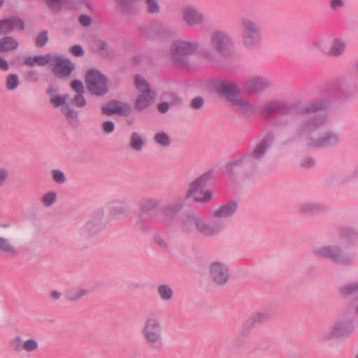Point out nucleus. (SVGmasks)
Wrapping results in <instances>:
<instances>
[{
	"label": "nucleus",
	"instance_id": "obj_1",
	"mask_svg": "<svg viewBox=\"0 0 358 358\" xmlns=\"http://www.w3.org/2000/svg\"><path fill=\"white\" fill-rule=\"evenodd\" d=\"M273 142V136L266 134L250 150L228 161L224 166L228 178L231 181L253 178L258 173L259 162L264 160Z\"/></svg>",
	"mask_w": 358,
	"mask_h": 358
},
{
	"label": "nucleus",
	"instance_id": "obj_2",
	"mask_svg": "<svg viewBox=\"0 0 358 358\" xmlns=\"http://www.w3.org/2000/svg\"><path fill=\"white\" fill-rule=\"evenodd\" d=\"M326 123L322 115L301 117L295 125L293 140L304 141L306 146L312 148L336 147L341 143L338 132L328 129L315 138L312 134Z\"/></svg>",
	"mask_w": 358,
	"mask_h": 358
},
{
	"label": "nucleus",
	"instance_id": "obj_3",
	"mask_svg": "<svg viewBox=\"0 0 358 358\" xmlns=\"http://www.w3.org/2000/svg\"><path fill=\"white\" fill-rule=\"evenodd\" d=\"M209 45L208 48L206 47L200 50L201 57L209 65H219L220 57L230 58L234 55V41L232 36L226 30L212 31L209 36Z\"/></svg>",
	"mask_w": 358,
	"mask_h": 358
},
{
	"label": "nucleus",
	"instance_id": "obj_4",
	"mask_svg": "<svg viewBox=\"0 0 358 358\" xmlns=\"http://www.w3.org/2000/svg\"><path fill=\"white\" fill-rule=\"evenodd\" d=\"M200 48L199 41H190L185 38L174 40L169 47L170 59L176 67L189 69L190 57L194 55Z\"/></svg>",
	"mask_w": 358,
	"mask_h": 358
},
{
	"label": "nucleus",
	"instance_id": "obj_5",
	"mask_svg": "<svg viewBox=\"0 0 358 358\" xmlns=\"http://www.w3.org/2000/svg\"><path fill=\"white\" fill-rule=\"evenodd\" d=\"M182 229L185 232H192L194 229L206 236H215L224 229V224L221 221L206 222L201 217L193 213L184 215L181 220Z\"/></svg>",
	"mask_w": 358,
	"mask_h": 358
},
{
	"label": "nucleus",
	"instance_id": "obj_6",
	"mask_svg": "<svg viewBox=\"0 0 358 358\" xmlns=\"http://www.w3.org/2000/svg\"><path fill=\"white\" fill-rule=\"evenodd\" d=\"M241 41L248 50H256L262 44V31L260 24L250 17L240 20Z\"/></svg>",
	"mask_w": 358,
	"mask_h": 358
},
{
	"label": "nucleus",
	"instance_id": "obj_7",
	"mask_svg": "<svg viewBox=\"0 0 358 358\" xmlns=\"http://www.w3.org/2000/svg\"><path fill=\"white\" fill-rule=\"evenodd\" d=\"M214 176L215 171L210 169L189 182L184 199H192L196 203L209 202L212 198L211 192L202 189L214 178Z\"/></svg>",
	"mask_w": 358,
	"mask_h": 358
},
{
	"label": "nucleus",
	"instance_id": "obj_8",
	"mask_svg": "<svg viewBox=\"0 0 358 358\" xmlns=\"http://www.w3.org/2000/svg\"><path fill=\"white\" fill-rule=\"evenodd\" d=\"M313 253L319 258L328 259L338 265L350 266L354 264L356 255L348 252L336 245H327L313 248Z\"/></svg>",
	"mask_w": 358,
	"mask_h": 358
},
{
	"label": "nucleus",
	"instance_id": "obj_9",
	"mask_svg": "<svg viewBox=\"0 0 358 358\" xmlns=\"http://www.w3.org/2000/svg\"><path fill=\"white\" fill-rule=\"evenodd\" d=\"M355 330V323L352 319L342 316L335 320L331 327L324 330L320 341L327 343L333 340L343 341L349 337Z\"/></svg>",
	"mask_w": 358,
	"mask_h": 358
},
{
	"label": "nucleus",
	"instance_id": "obj_10",
	"mask_svg": "<svg viewBox=\"0 0 358 358\" xmlns=\"http://www.w3.org/2000/svg\"><path fill=\"white\" fill-rule=\"evenodd\" d=\"M141 334L145 343L155 351L164 348L163 329L160 320L157 317H149L144 322Z\"/></svg>",
	"mask_w": 358,
	"mask_h": 358
},
{
	"label": "nucleus",
	"instance_id": "obj_11",
	"mask_svg": "<svg viewBox=\"0 0 358 358\" xmlns=\"http://www.w3.org/2000/svg\"><path fill=\"white\" fill-rule=\"evenodd\" d=\"M108 79L105 75L94 69L87 71L85 83L88 91L96 96H103L108 92Z\"/></svg>",
	"mask_w": 358,
	"mask_h": 358
},
{
	"label": "nucleus",
	"instance_id": "obj_12",
	"mask_svg": "<svg viewBox=\"0 0 358 358\" xmlns=\"http://www.w3.org/2000/svg\"><path fill=\"white\" fill-rule=\"evenodd\" d=\"M159 206V202L152 198H147L143 199L139 204L140 209V220L135 225L137 230L148 232L149 229L143 222L151 223L154 222V216L150 213V211L157 209Z\"/></svg>",
	"mask_w": 358,
	"mask_h": 358
},
{
	"label": "nucleus",
	"instance_id": "obj_13",
	"mask_svg": "<svg viewBox=\"0 0 358 358\" xmlns=\"http://www.w3.org/2000/svg\"><path fill=\"white\" fill-rule=\"evenodd\" d=\"M210 87L215 93L231 103L240 93V88L237 84L226 80L215 79L211 82Z\"/></svg>",
	"mask_w": 358,
	"mask_h": 358
},
{
	"label": "nucleus",
	"instance_id": "obj_14",
	"mask_svg": "<svg viewBox=\"0 0 358 358\" xmlns=\"http://www.w3.org/2000/svg\"><path fill=\"white\" fill-rule=\"evenodd\" d=\"M208 273L210 280L217 286L225 285L230 277L228 265L220 261H214L210 263Z\"/></svg>",
	"mask_w": 358,
	"mask_h": 358
},
{
	"label": "nucleus",
	"instance_id": "obj_15",
	"mask_svg": "<svg viewBox=\"0 0 358 358\" xmlns=\"http://www.w3.org/2000/svg\"><path fill=\"white\" fill-rule=\"evenodd\" d=\"M67 96L68 95L52 96L50 102L55 108L62 106L61 110L66 120L71 126L76 127L78 121V113L69 103H66Z\"/></svg>",
	"mask_w": 358,
	"mask_h": 358
},
{
	"label": "nucleus",
	"instance_id": "obj_16",
	"mask_svg": "<svg viewBox=\"0 0 358 358\" xmlns=\"http://www.w3.org/2000/svg\"><path fill=\"white\" fill-rule=\"evenodd\" d=\"M272 86V82L266 77L253 76L246 78L242 85V90L247 92L259 94Z\"/></svg>",
	"mask_w": 358,
	"mask_h": 358
},
{
	"label": "nucleus",
	"instance_id": "obj_17",
	"mask_svg": "<svg viewBox=\"0 0 358 358\" xmlns=\"http://www.w3.org/2000/svg\"><path fill=\"white\" fill-rule=\"evenodd\" d=\"M182 17L189 27L201 26L206 18L204 14L193 6H187L181 10Z\"/></svg>",
	"mask_w": 358,
	"mask_h": 358
},
{
	"label": "nucleus",
	"instance_id": "obj_18",
	"mask_svg": "<svg viewBox=\"0 0 358 358\" xmlns=\"http://www.w3.org/2000/svg\"><path fill=\"white\" fill-rule=\"evenodd\" d=\"M52 61L55 63L52 71L58 78H67L75 69V64L62 55L53 54Z\"/></svg>",
	"mask_w": 358,
	"mask_h": 358
},
{
	"label": "nucleus",
	"instance_id": "obj_19",
	"mask_svg": "<svg viewBox=\"0 0 358 358\" xmlns=\"http://www.w3.org/2000/svg\"><path fill=\"white\" fill-rule=\"evenodd\" d=\"M103 213L100 211L98 216L92 218L79 229V234L83 237L92 238L96 236L103 229V224L101 222Z\"/></svg>",
	"mask_w": 358,
	"mask_h": 358
},
{
	"label": "nucleus",
	"instance_id": "obj_20",
	"mask_svg": "<svg viewBox=\"0 0 358 358\" xmlns=\"http://www.w3.org/2000/svg\"><path fill=\"white\" fill-rule=\"evenodd\" d=\"M238 203L234 201H228L221 205L218 208L213 212V217L215 218L212 221H221L224 223L223 220L232 217L238 209ZM225 225V224H224Z\"/></svg>",
	"mask_w": 358,
	"mask_h": 358
},
{
	"label": "nucleus",
	"instance_id": "obj_21",
	"mask_svg": "<svg viewBox=\"0 0 358 358\" xmlns=\"http://www.w3.org/2000/svg\"><path fill=\"white\" fill-rule=\"evenodd\" d=\"M341 296L345 299H352L351 308L358 315V282L343 285L340 289Z\"/></svg>",
	"mask_w": 358,
	"mask_h": 358
},
{
	"label": "nucleus",
	"instance_id": "obj_22",
	"mask_svg": "<svg viewBox=\"0 0 358 358\" xmlns=\"http://www.w3.org/2000/svg\"><path fill=\"white\" fill-rule=\"evenodd\" d=\"M286 108V103L281 100H270L265 102L259 108V113L265 117H271Z\"/></svg>",
	"mask_w": 358,
	"mask_h": 358
},
{
	"label": "nucleus",
	"instance_id": "obj_23",
	"mask_svg": "<svg viewBox=\"0 0 358 358\" xmlns=\"http://www.w3.org/2000/svg\"><path fill=\"white\" fill-rule=\"evenodd\" d=\"M236 113L245 117H252L257 113V107L250 101L241 98H236L231 103Z\"/></svg>",
	"mask_w": 358,
	"mask_h": 358
},
{
	"label": "nucleus",
	"instance_id": "obj_24",
	"mask_svg": "<svg viewBox=\"0 0 358 358\" xmlns=\"http://www.w3.org/2000/svg\"><path fill=\"white\" fill-rule=\"evenodd\" d=\"M271 315L268 311L255 312L252 313L244 323L241 333L248 334L250 329L257 324L268 321Z\"/></svg>",
	"mask_w": 358,
	"mask_h": 358
},
{
	"label": "nucleus",
	"instance_id": "obj_25",
	"mask_svg": "<svg viewBox=\"0 0 358 358\" xmlns=\"http://www.w3.org/2000/svg\"><path fill=\"white\" fill-rule=\"evenodd\" d=\"M331 102L328 99H315L305 104L301 108V114L308 115L327 110L331 106Z\"/></svg>",
	"mask_w": 358,
	"mask_h": 358
},
{
	"label": "nucleus",
	"instance_id": "obj_26",
	"mask_svg": "<svg viewBox=\"0 0 358 358\" xmlns=\"http://www.w3.org/2000/svg\"><path fill=\"white\" fill-rule=\"evenodd\" d=\"M129 203L128 198L113 201L110 206V214L118 219L127 216L129 213Z\"/></svg>",
	"mask_w": 358,
	"mask_h": 358
},
{
	"label": "nucleus",
	"instance_id": "obj_27",
	"mask_svg": "<svg viewBox=\"0 0 358 358\" xmlns=\"http://www.w3.org/2000/svg\"><path fill=\"white\" fill-rule=\"evenodd\" d=\"M92 50L105 59H112L114 57V52L110 45L105 41L96 38L92 41Z\"/></svg>",
	"mask_w": 358,
	"mask_h": 358
},
{
	"label": "nucleus",
	"instance_id": "obj_28",
	"mask_svg": "<svg viewBox=\"0 0 358 358\" xmlns=\"http://www.w3.org/2000/svg\"><path fill=\"white\" fill-rule=\"evenodd\" d=\"M338 235L349 247L355 246L358 243V230L355 228L341 227L338 230Z\"/></svg>",
	"mask_w": 358,
	"mask_h": 358
},
{
	"label": "nucleus",
	"instance_id": "obj_29",
	"mask_svg": "<svg viewBox=\"0 0 358 358\" xmlns=\"http://www.w3.org/2000/svg\"><path fill=\"white\" fill-rule=\"evenodd\" d=\"M156 93L154 91H147L141 93L135 101L134 108L138 111L148 108L155 101Z\"/></svg>",
	"mask_w": 358,
	"mask_h": 358
},
{
	"label": "nucleus",
	"instance_id": "obj_30",
	"mask_svg": "<svg viewBox=\"0 0 358 358\" xmlns=\"http://www.w3.org/2000/svg\"><path fill=\"white\" fill-rule=\"evenodd\" d=\"M53 53H48L45 55L29 56L27 57L24 64L27 66H34L35 65L44 66L52 61Z\"/></svg>",
	"mask_w": 358,
	"mask_h": 358
},
{
	"label": "nucleus",
	"instance_id": "obj_31",
	"mask_svg": "<svg viewBox=\"0 0 358 358\" xmlns=\"http://www.w3.org/2000/svg\"><path fill=\"white\" fill-rule=\"evenodd\" d=\"M136 0H117L120 13L126 15H135L138 12Z\"/></svg>",
	"mask_w": 358,
	"mask_h": 358
},
{
	"label": "nucleus",
	"instance_id": "obj_32",
	"mask_svg": "<svg viewBox=\"0 0 358 358\" xmlns=\"http://www.w3.org/2000/svg\"><path fill=\"white\" fill-rule=\"evenodd\" d=\"M109 106H111L113 110L111 113L124 116H128L131 113V106L127 103H123L117 100L109 101Z\"/></svg>",
	"mask_w": 358,
	"mask_h": 358
},
{
	"label": "nucleus",
	"instance_id": "obj_33",
	"mask_svg": "<svg viewBox=\"0 0 358 358\" xmlns=\"http://www.w3.org/2000/svg\"><path fill=\"white\" fill-rule=\"evenodd\" d=\"M0 252L7 254L13 257L18 255L17 250L11 241L2 236H0Z\"/></svg>",
	"mask_w": 358,
	"mask_h": 358
},
{
	"label": "nucleus",
	"instance_id": "obj_34",
	"mask_svg": "<svg viewBox=\"0 0 358 358\" xmlns=\"http://www.w3.org/2000/svg\"><path fill=\"white\" fill-rule=\"evenodd\" d=\"M145 141L143 136L138 132H133L129 139V147L136 152H140L143 150Z\"/></svg>",
	"mask_w": 358,
	"mask_h": 358
},
{
	"label": "nucleus",
	"instance_id": "obj_35",
	"mask_svg": "<svg viewBox=\"0 0 358 358\" xmlns=\"http://www.w3.org/2000/svg\"><path fill=\"white\" fill-rule=\"evenodd\" d=\"M18 42L10 36H4L0 40V52H5L17 49Z\"/></svg>",
	"mask_w": 358,
	"mask_h": 358
},
{
	"label": "nucleus",
	"instance_id": "obj_36",
	"mask_svg": "<svg viewBox=\"0 0 358 358\" xmlns=\"http://www.w3.org/2000/svg\"><path fill=\"white\" fill-rule=\"evenodd\" d=\"M153 140L157 145L162 148L169 147L172 142L170 136L164 131L157 132L153 136Z\"/></svg>",
	"mask_w": 358,
	"mask_h": 358
},
{
	"label": "nucleus",
	"instance_id": "obj_37",
	"mask_svg": "<svg viewBox=\"0 0 358 358\" xmlns=\"http://www.w3.org/2000/svg\"><path fill=\"white\" fill-rule=\"evenodd\" d=\"M324 208L315 203H304L299 206V210L303 214L312 215L321 212Z\"/></svg>",
	"mask_w": 358,
	"mask_h": 358
},
{
	"label": "nucleus",
	"instance_id": "obj_38",
	"mask_svg": "<svg viewBox=\"0 0 358 358\" xmlns=\"http://www.w3.org/2000/svg\"><path fill=\"white\" fill-rule=\"evenodd\" d=\"M159 298L164 301H170L173 295V291L171 286L166 284H161L157 288Z\"/></svg>",
	"mask_w": 358,
	"mask_h": 358
},
{
	"label": "nucleus",
	"instance_id": "obj_39",
	"mask_svg": "<svg viewBox=\"0 0 358 358\" xmlns=\"http://www.w3.org/2000/svg\"><path fill=\"white\" fill-rule=\"evenodd\" d=\"M24 340L20 335H17L9 340L8 348L13 352L20 353L24 351Z\"/></svg>",
	"mask_w": 358,
	"mask_h": 358
},
{
	"label": "nucleus",
	"instance_id": "obj_40",
	"mask_svg": "<svg viewBox=\"0 0 358 358\" xmlns=\"http://www.w3.org/2000/svg\"><path fill=\"white\" fill-rule=\"evenodd\" d=\"M345 48V44L343 41L341 39H335L330 47L329 53L331 55L334 57L340 56L344 52Z\"/></svg>",
	"mask_w": 358,
	"mask_h": 358
},
{
	"label": "nucleus",
	"instance_id": "obj_41",
	"mask_svg": "<svg viewBox=\"0 0 358 358\" xmlns=\"http://www.w3.org/2000/svg\"><path fill=\"white\" fill-rule=\"evenodd\" d=\"M358 178V166L350 173L341 175L338 180V185L342 186L352 182Z\"/></svg>",
	"mask_w": 358,
	"mask_h": 358
},
{
	"label": "nucleus",
	"instance_id": "obj_42",
	"mask_svg": "<svg viewBox=\"0 0 358 358\" xmlns=\"http://www.w3.org/2000/svg\"><path fill=\"white\" fill-rule=\"evenodd\" d=\"M145 11L148 14H158L160 13L161 7L158 0H143Z\"/></svg>",
	"mask_w": 358,
	"mask_h": 358
},
{
	"label": "nucleus",
	"instance_id": "obj_43",
	"mask_svg": "<svg viewBox=\"0 0 358 358\" xmlns=\"http://www.w3.org/2000/svg\"><path fill=\"white\" fill-rule=\"evenodd\" d=\"M182 208V202L176 201L166 205L163 209V213L166 216H169L178 213Z\"/></svg>",
	"mask_w": 358,
	"mask_h": 358
},
{
	"label": "nucleus",
	"instance_id": "obj_44",
	"mask_svg": "<svg viewBox=\"0 0 358 358\" xmlns=\"http://www.w3.org/2000/svg\"><path fill=\"white\" fill-rule=\"evenodd\" d=\"M134 84L136 89L141 93L147 91H153L150 88V85L148 81L139 75H136L134 77Z\"/></svg>",
	"mask_w": 358,
	"mask_h": 358
},
{
	"label": "nucleus",
	"instance_id": "obj_45",
	"mask_svg": "<svg viewBox=\"0 0 358 358\" xmlns=\"http://www.w3.org/2000/svg\"><path fill=\"white\" fill-rule=\"evenodd\" d=\"M88 293L89 291L86 289H81L76 292L69 291L66 293L65 297L69 301L74 302L86 296Z\"/></svg>",
	"mask_w": 358,
	"mask_h": 358
},
{
	"label": "nucleus",
	"instance_id": "obj_46",
	"mask_svg": "<svg viewBox=\"0 0 358 358\" xmlns=\"http://www.w3.org/2000/svg\"><path fill=\"white\" fill-rule=\"evenodd\" d=\"M13 29L10 17L0 20V35L9 34Z\"/></svg>",
	"mask_w": 358,
	"mask_h": 358
},
{
	"label": "nucleus",
	"instance_id": "obj_47",
	"mask_svg": "<svg viewBox=\"0 0 358 358\" xmlns=\"http://www.w3.org/2000/svg\"><path fill=\"white\" fill-rule=\"evenodd\" d=\"M51 175L53 181L58 185H62L67 180L64 173L59 169H52Z\"/></svg>",
	"mask_w": 358,
	"mask_h": 358
},
{
	"label": "nucleus",
	"instance_id": "obj_48",
	"mask_svg": "<svg viewBox=\"0 0 358 358\" xmlns=\"http://www.w3.org/2000/svg\"><path fill=\"white\" fill-rule=\"evenodd\" d=\"M20 84L19 77L17 74L13 73L8 76L6 78V87L9 90H14Z\"/></svg>",
	"mask_w": 358,
	"mask_h": 358
},
{
	"label": "nucleus",
	"instance_id": "obj_49",
	"mask_svg": "<svg viewBox=\"0 0 358 358\" xmlns=\"http://www.w3.org/2000/svg\"><path fill=\"white\" fill-rule=\"evenodd\" d=\"M24 351L27 352H32L38 348V341L35 338H29L24 341Z\"/></svg>",
	"mask_w": 358,
	"mask_h": 358
},
{
	"label": "nucleus",
	"instance_id": "obj_50",
	"mask_svg": "<svg viewBox=\"0 0 358 358\" xmlns=\"http://www.w3.org/2000/svg\"><path fill=\"white\" fill-rule=\"evenodd\" d=\"M57 194L55 192H48L42 197V203L46 207L51 206L56 201Z\"/></svg>",
	"mask_w": 358,
	"mask_h": 358
},
{
	"label": "nucleus",
	"instance_id": "obj_51",
	"mask_svg": "<svg viewBox=\"0 0 358 358\" xmlns=\"http://www.w3.org/2000/svg\"><path fill=\"white\" fill-rule=\"evenodd\" d=\"M292 122V119L289 117L287 116H282L277 118L274 122L273 124L276 127L279 128H284L289 127V124Z\"/></svg>",
	"mask_w": 358,
	"mask_h": 358
},
{
	"label": "nucleus",
	"instance_id": "obj_52",
	"mask_svg": "<svg viewBox=\"0 0 358 358\" xmlns=\"http://www.w3.org/2000/svg\"><path fill=\"white\" fill-rule=\"evenodd\" d=\"M83 94L84 93L77 94L71 100V103L78 108H83L86 106L87 101Z\"/></svg>",
	"mask_w": 358,
	"mask_h": 358
},
{
	"label": "nucleus",
	"instance_id": "obj_53",
	"mask_svg": "<svg viewBox=\"0 0 358 358\" xmlns=\"http://www.w3.org/2000/svg\"><path fill=\"white\" fill-rule=\"evenodd\" d=\"M24 79L29 83H36L39 80V76L37 71L29 70L24 73Z\"/></svg>",
	"mask_w": 358,
	"mask_h": 358
},
{
	"label": "nucleus",
	"instance_id": "obj_54",
	"mask_svg": "<svg viewBox=\"0 0 358 358\" xmlns=\"http://www.w3.org/2000/svg\"><path fill=\"white\" fill-rule=\"evenodd\" d=\"M48 31L41 32L36 39V45L38 47H43L48 41Z\"/></svg>",
	"mask_w": 358,
	"mask_h": 358
},
{
	"label": "nucleus",
	"instance_id": "obj_55",
	"mask_svg": "<svg viewBox=\"0 0 358 358\" xmlns=\"http://www.w3.org/2000/svg\"><path fill=\"white\" fill-rule=\"evenodd\" d=\"M204 104V99L201 96L193 98L190 102V107L194 110L201 109Z\"/></svg>",
	"mask_w": 358,
	"mask_h": 358
},
{
	"label": "nucleus",
	"instance_id": "obj_56",
	"mask_svg": "<svg viewBox=\"0 0 358 358\" xmlns=\"http://www.w3.org/2000/svg\"><path fill=\"white\" fill-rule=\"evenodd\" d=\"M10 20L12 22L13 29L16 27L20 31L24 29V22L22 19L17 16H12L10 17Z\"/></svg>",
	"mask_w": 358,
	"mask_h": 358
},
{
	"label": "nucleus",
	"instance_id": "obj_57",
	"mask_svg": "<svg viewBox=\"0 0 358 358\" xmlns=\"http://www.w3.org/2000/svg\"><path fill=\"white\" fill-rule=\"evenodd\" d=\"M71 87L77 94L85 92L83 84L79 80H73L71 83Z\"/></svg>",
	"mask_w": 358,
	"mask_h": 358
},
{
	"label": "nucleus",
	"instance_id": "obj_58",
	"mask_svg": "<svg viewBox=\"0 0 358 358\" xmlns=\"http://www.w3.org/2000/svg\"><path fill=\"white\" fill-rule=\"evenodd\" d=\"M49 8L54 12H58L62 8L61 0H46Z\"/></svg>",
	"mask_w": 358,
	"mask_h": 358
},
{
	"label": "nucleus",
	"instance_id": "obj_59",
	"mask_svg": "<svg viewBox=\"0 0 358 358\" xmlns=\"http://www.w3.org/2000/svg\"><path fill=\"white\" fill-rule=\"evenodd\" d=\"M102 129L105 134H111L115 130V124L110 120L105 121L102 123Z\"/></svg>",
	"mask_w": 358,
	"mask_h": 358
},
{
	"label": "nucleus",
	"instance_id": "obj_60",
	"mask_svg": "<svg viewBox=\"0 0 358 358\" xmlns=\"http://www.w3.org/2000/svg\"><path fill=\"white\" fill-rule=\"evenodd\" d=\"M171 106L179 107L182 103V99L180 96L176 94H171L170 95L169 102Z\"/></svg>",
	"mask_w": 358,
	"mask_h": 358
},
{
	"label": "nucleus",
	"instance_id": "obj_61",
	"mask_svg": "<svg viewBox=\"0 0 358 358\" xmlns=\"http://www.w3.org/2000/svg\"><path fill=\"white\" fill-rule=\"evenodd\" d=\"M70 52L76 57H81L84 55L85 51L80 45H74L70 50Z\"/></svg>",
	"mask_w": 358,
	"mask_h": 358
},
{
	"label": "nucleus",
	"instance_id": "obj_62",
	"mask_svg": "<svg viewBox=\"0 0 358 358\" xmlns=\"http://www.w3.org/2000/svg\"><path fill=\"white\" fill-rule=\"evenodd\" d=\"M329 6L332 10H336L345 6L344 0H329Z\"/></svg>",
	"mask_w": 358,
	"mask_h": 358
},
{
	"label": "nucleus",
	"instance_id": "obj_63",
	"mask_svg": "<svg viewBox=\"0 0 358 358\" xmlns=\"http://www.w3.org/2000/svg\"><path fill=\"white\" fill-rule=\"evenodd\" d=\"M79 22L83 27H88L91 25L92 20L89 15L83 14L79 17Z\"/></svg>",
	"mask_w": 358,
	"mask_h": 358
},
{
	"label": "nucleus",
	"instance_id": "obj_64",
	"mask_svg": "<svg viewBox=\"0 0 358 358\" xmlns=\"http://www.w3.org/2000/svg\"><path fill=\"white\" fill-rule=\"evenodd\" d=\"M170 103L169 102H166V101H162L161 103H159L157 104V110L158 111L162 113V114H165L166 113L169 108H170Z\"/></svg>",
	"mask_w": 358,
	"mask_h": 358
}]
</instances>
